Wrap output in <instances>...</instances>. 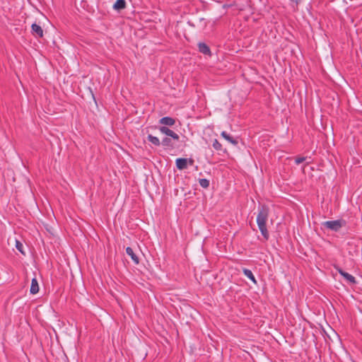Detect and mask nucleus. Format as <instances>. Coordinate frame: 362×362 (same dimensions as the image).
I'll return each mask as SVG.
<instances>
[{
  "mask_svg": "<svg viewBox=\"0 0 362 362\" xmlns=\"http://www.w3.org/2000/svg\"><path fill=\"white\" fill-rule=\"evenodd\" d=\"M305 160V157H297L295 160V163L298 165L302 163Z\"/></svg>",
  "mask_w": 362,
  "mask_h": 362,
  "instance_id": "obj_19",
  "label": "nucleus"
},
{
  "mask_svg": "<svg viewBox=\"0 0 362 362\" xmlns=\"http://www.w3.org/2000/svg\"><path fill=\"white\" fill-rule=\"evenodd\" d=\"M212 145H213V147L216 151H221L222 150V145H221V144L217 139H214V140Z\"/></svg>",
  "mask_w": 362,
  "mask_h": 362,
  "instance_id": "obj_17",
  "label": "nucleus"
},
{
  "mask_svg": "<svg viewBox=\"0 0 362 362\" xmlns=\"http://www.w3.org/2000/svg\"><path fill=\"white\" fill-rule=\"evenodd\" d=\"M147 139L148 141H150L156 146H160L161 144L159 139L156 136H153L152 134H148Z\"/></svg>",
  "mask_w": 362,
  "mask_h": 362,
  "instance_id": "obj_14",
  "label": "nucleus"
},
{
  "mask_svg": "<svg viewBox=\"0 0 362 362\" xmlns=\"http://www.w3.org/2000/svg\"><path fill=\"white\" fill-rule=\"evenodd\" d=\"M159 123L166 126L172 127L175 124V120L170 117H163L160 119Z\"/></svg>",
  "mask_w": 362,
  "mask_h": 362,
  "instance_id": "obj_9",
  "label": "nucleus"
},
{
  "mask_svg": "<svg viewBox=\"0 0 362 362\" xmlns=\"http://www.w3.org/2000/svg\"><path fill=\"white\" fill-rule=\"evenodd\" d=\"M175 164L178 170H182L187 168L188 160L187 158H179L176 159Z\"/></svg>",
  "mask_w": 362,
  "mask_h": 362,
  "instance_id": "obj_6",
  "label": "nucleus"
},
{
  "mask_svg": "<svg viewBox=\"0 0 362 362\" xmlns=\"http://www.w3.org/2000/svg\"><path fill=\"white\" fill-rule=\"evenodd\" d=\"M199 51L206 55L211 56V50L209 47L204 42H199L198 44Z\"/></svg>",
  "mask_w": 362,
  "mask_h": 362,
  "instance_id": "obj_7",
  "label": "nucleus"
},
{
  "mask_svg": "<svg viewBox=\"0 0 362 362\" xmlns=\"http://www.w3.org/2000/svg\"><path fill=\"white\" fill-rule=\"evenodd\" d=\"M187 160H188V163H189V165H193V164H194V160H193V159L189 158V159H187Z\"/></svg>",
  "mask_w": 362,
  "mask_h": 362,
  "instance_id": "obj_20",
  "label": "nucleus"
},
{
  "mask_svg": "<svg viewBox=\"0 0 362 362\" xmlns=\"http://www.w3.org/2000/svg\"><path fill=\"white\" fill-rule=\"evenodd\" d=\"M126 7L125 0H117L113 5V8L116 11H120Z\"/></svg>",
  "mask_w": 362,
  "mask_h": 362,
  "instance_id": "obj_12",
  "label": "nucleus"
},
{
  "mask_svg": "<svg viewBox=\"0 0 362 362\" xmlns=\"http://www.w3.org/2000/svg\"><path fill=\"white\" fill-rule=\"evenodd\" d=\"M159 130L161 133L171 137L175 141H179L180 139L179 135L167 127H160Z\"/></svg>",
  "mask_w": 362,
  "mask_h": 362,
  "instance_id": "obj_4",
  "label": "nucleus"
},
{
  "mask_svg": "<svg viewBox=\"0 0 362 362\" xmlns=\"http://www.w3.org/2000/svg\"><path fill=\"white\" fill-rule=\"evenodd\" d=\"M345 223V221L343 220H334L325 221L322 223V226L324 228L337 232L339 231Z\"/></svg>",
  "mask_w": 362,
  "mask_h": 362,
  "instance_id": "obj_2",
  "label": "nucleus"
},
{
  "mask_svg": "<svg viewBox=\"0 0 362 362\" xmlns=\"http://www.w3.org/2000/svg\"><path fill=\"white\" fill-rule=\"evenodd\" d=\"M199 183L201 187L205 189L208 188L210 184L209 180L206 178L199 179Z\"/></svg>",
  "mask_w": 362,
  "mask_h": 362,
  "instance_id": "obj_16",
  "label": "nucleus"
},
{
  "mask_svg": "<svg viewBox=\"0 0 362 362\" xmlns=\"http://www.w3.org/2000/svg\"><path fill=\"white\" fill-rule=\"evenodd\" d=\"M31 29L33 35L35 37H43V30L40 25H37V23H33L31 25Z\"/></svg>",
  "mask_w": 362,
  "mask_h": 362,
  "instance_id": "obj_5",
  "label": "nucleus"
},
{
  "mask_svg": "<svg viewBox=\"0 0 362 362\" xmlns=\"http://www.w3.org/2000/svg\"><path fill=\"white\" fill-rule=\"evenodd\" d=\"M269 217V208L266 205L259 207V212L257 216L258 228L265 240H268L269 235L267 228V221Z\"/></svg>",
  "mask_w": 362,
  "mask_h": 362,
  "instance_id": "obj_1",
  "label": "nucleus"
},
{
  "mask_svg": "<svg viewBox=\"0 0 362 362\" xmlns=\"http://www.w3.org/2000/svg\"><path fill=\"white\" fill-rule=\"evenodd\" d=\"M243 274L247 277L249 278L253 283L255 284H257V281H256V279H255V276L253 275L252 272L251 270L248 269H246V268H244L243 269Z\"/></svg>",
  "mask_w": 362,
  "mask_h": 362,
  "instance_id": "obj_13",
  "label": "nucleus"
},
{
  "mask_svg": "<svg viewBox=\"0 0 362 362\" xmlns=\"http://www.w3.org/2000/svg\"><path fill=\"white\" fill-rule=\"evenodd\" d=\"M126 252L127 254L131 257L132 261L135 264H138L139 263V258L138 256L134 253L133 249L131 247H127L126 248Z\"/></svg>",
  "mask_w": 362,
  "mask_h": 362,
  "instance_id": "obj_8",
  "label": "nucleus"
},
{
  "mask_svg": "<svg viewBox=\"0 0 362 362\" xmlns=\"http://www.w3.org/2000/svg\"><path fill=\"white\" fill-rule=\"evenodd\" d=\"M221 136L224 138L226 140H227L228 142L232 144L234 146L238 145V141L236 139H234L233 136H231L230 134H228L226 132L223 131L221 134Z\"/></svg>",
  "mask_w": 362,
  "mask_h": 362,
  "instance_id": "obj_10",
  "label": "nucleus"
},
{
  "mask_svg": "<svg viewBox=\"0 0 362 362\" xmlns=\"http://www.w3.org/2000/svg\"><path fill=\"white\" fill-rule=\"evenodd\" d=\"M337 272L344 278V279L346 281L347 283L350 284H356V279L354 276L351 274L344 272L341 268L337 267H335Z\"/></svg>",
  "mask_w": 362,
  "mask_h": 362,
  "instance_id": "obj_3",
  "label": "nucleus"
},
{
  "mask_svg": "<svg viewBox=\"0 0 362 362\" xmlns=\"http://www.w3.org/2000/svg\"><path fill=\"white\" fill-rule=\"evenodd\" d=\"M38 291H39V286H38L37 281L35 278H33L31 281L30 292L32 294H36L37 293H38Z\"/></svg>",
  "mask_w": 362,
  "mask_h": 362,
  "instance_id": "obj_11",
  "label": "nucleus"
},
{
  "mask_svg": "<svg viewBox=\"0 0 362 362\" xmlns=\"http://www.w3.org/2000/svg\"><path fill=\"white\" fill-rule=\"evenodd\" d=\"M161 144L165 147H173V144H172L171 139L168 137H165L163 139Z\"/></svg>",
  "mask_w": 362,
  "mask_h": 362,
  "instance_id": "obj_15",
  "label": "nucleus"
},
{
  "mask_svg": "<svg viewBox=\"0 0 362 362\" xmlns=\"http://www.w3.org/2000/svg\"><path fill=\"white\" fill-rule=\"evenodd\" d=\"M16 247L21 254L25 255V252L23 250V245L21 243V241H19L18 240H16Z\"/></svg>",
  "mask_w": 362,
  "mask_h": 362,
  "instance_id": "obj_18",
  "label": "nucleus"
}]
</instances>
